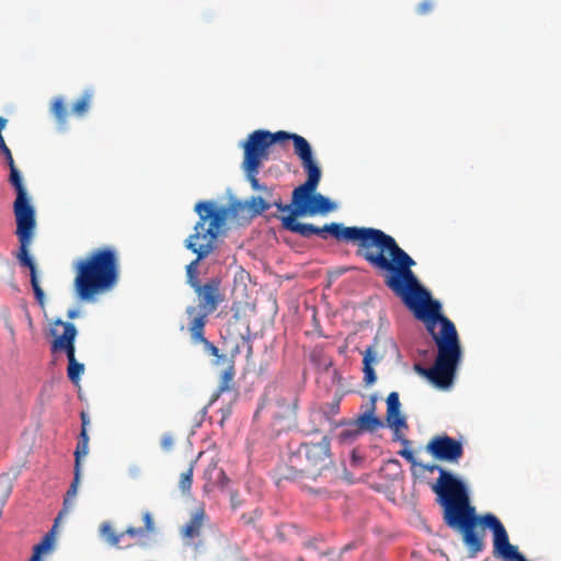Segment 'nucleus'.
Returning a JSON list of instances; mask_svg holds the SVG:
<instances>
[{
	"label": "nucleus",
	"mask_w": 561,
	"mask_h": 561,
	"mask_svg": "<svg viewBox=\"0 0 561 561\" xmlns=\"http://www.w3.org/2000/svg\"><path fill=\"white\" fill-rule=\"evenodd\" d=\"M142 520L145 524L144 527L129 526L125 531H123L124 537L129 536L130 538L136 539V542L133 545L146 546V539L154 531V522L150 512H144Z\"/></svg>",
	"instance_id": "nucleus-12"
},
{
	"label": "nucleus",
	"mask_w": 561,
	"mask_h": 561,
	"mask_svg": "<svg viewBox=\"0 0 561 561\" xmlns=\"http://www.w3.org/2000/svg\"><path fill=\"white\" fill-rule=\"evenodd\" d=\"M89 453V436L88 433L81 431L78 437L77 447L75 450V468L81 470V458Z\"/></svg>",
	"instance_id": "nucleus-19"
},
{
	"label": "nucleus",
	"mask_w": 561,
	"mask_h": 561,
	"mask_svg": "<svg viewBox=\"0 0 561 561\" xmlns=\"http://www.w3.org/2000/svg\"><path fill=\"white\" fill-rule=\"evenodd\" d=\"M50 111L57 123L64 126L67 122L68 111L61 98H56L53 101Z\"/></svg>",
	"instance_id": "nucleus-23"
},
{
	"label": "nucleus",
	"mask_w": 561,
	"mask_h": 561,
	"mask_svg": "<svg viewBox=\"0 0 561 561\" xmlns=\"http://www.w3.org/2000/svg\"><path fill=\"white\" fill-rule=\"evenodd\" d=\"M226 364H227V367L224 370V373L221 374L218 390L213 396V398L210 400V403H213L216 400H218V398L220 397V394L222 392L229 391L232 388V381H233V377H234V367L230 363V360L228 363H226Z\"/></svg>",
	"instance_id": "nucleus-17"
},
{
	"label": "nucleus",
	"mask_w": 561,
	"mask_h": 561,
	"mask_svg": "<svg viewBox=\"0 0 561 561\" xmlns=\"http://www.w3.org/2000/svg\"><path fill=\"white\" fill-rule=\"evenodd\" d=\"M433 10V2L431 0H425L421 2L417 8L416 12L421 15H425L430 13Z\"/></svg>",
	"instance_id": "nucleus-32"
},
{
	"label": "nucleus",
	"mask_w": 561,
	"mask_h": 561,
	"mask_svg": "<svg viewBox=\"0 0 561 561\" xmlns=\"http://www.w3.org/2000/svg\"><path fill=\"white\" fill-rule=\"evenodd\" d=\"M194 210L198 215V221L194 226V233L190 234L184 245L196 254L195 260L186 265V283L195 288L201 283L198 266L201 261L211 254L217 248V239L226 225L229 210L225 206H216L213 202H198Z\"/></svg>",
	"instance_id": "nucleus-4"
},
{
	"label": "nucleus",
	"mask_w": 561,
	"mask_h": 561,
	"mask_svg": "<svg viewBox=\"0 0 561 561\" xmlns=\"http://www.w3.org/2000/svg\"><path fill=\"white\" fill-rule=\"evenodd\" d=\"M230 413H231V409L229 407L226 409H221V415H222L221 421H220L221 424H224L225 420L230 415Z\"/></svg>",
	"instance_id": "nucleus-38"
},
{
	"label": "nucleus",
	"mask_w": 561,
	"mask_h": 561,
	"mask_svg": "<svg viewBox=\"0 0 561 561\" xmlns=\"http://www.w3.org/2000/svg\"><path fill=\"white\" fill-rule=\"evenodd\" d=\"M298 400L295 396L288 394L276 400L277 407L280 409L279 417L294 415L297 409Z\"/></svg>",
	"instance_id": "nucleus-20"
},
{
	"label": "nucleus",
	"mask_w": 561,
	"mask_h": 561,
	"mask_svg": "<svg viewBox=\"0 0 561 561\" xmlns=\"http://www.w3.org/2000/svg\"><path fill=\"white\" fill-rule=\"evenodd\" d=\"M84 371V365L75 360L68 363L67 375L71 382L78 383L80 381V377Z\"/></svg>",
	"instance_id": "nucleus-24"
},
{
	"label": "nucleus",
	"mask_w": 561,
	"mask_h": 561,
	"mask_svg": "<svg viewBox=\"0 0 561 561\" xmlns=\"http://www.w3.org/2000/svg\"><path fill=\"white\" fill-rule=\"evenodd\" d=\"M73 272L77 297L91 301L116 286L119 276L117 253L108 247L94 249L73 263Z\"/></svg>",
	"instance_id": "nucleus-3"
},
{
	"label": "nucleus",
	"mask_w": 561,
	"mask_h": 561,
	"mask_svg": "<svg viewBox=\"0 0 561 561\" xmlns=\"http://www.w3.org/2000/svg\"><path fill=\"white\" fill-rule=\"evenodd\" d=\"M5 123H7V119L2 118V123H1L2 129L5 127Z\"/></svg>",
	"instance_id": "nucleus-42"
},
{
	"label": "nucleus",
	"mask_w": 561,
	"mask_h": 561,
	"mask_svg": "<svg viewBox=\"0 0 561 561\" xmlns=\"http://www.w3.org/2000/svg\"><path fill=\"white\" fill-rule=\"evenodd\" d=\"M364 381L366 385H373L376 381V374L373 367H364Z\"/></svg>",
	"instance_id": "nucleus-31"
},
{
	"label": "nucleus",
	"mask_w": 561,
	"mask_h": 561,
	"mask_svg": "<svg viewBox=\"0 0 561 561\" xmlns=\"http://www.w3.org/2000/svg\"><path fill=\"white\" fill-rule=\"evenodd\" d=\"M425 450L436 460L458 463L463 456L461 442L447 434L433 436L426 444Z\"/></svg>",
	"instance_id": "nucleus-9"
},
{
	"label": "nucleus",
	"mask_w": 561,
	"mask_h": 561,
	"mask_svg": "<svg viewBox=\"0 0 561 561\" xmlns=\"http://www.w3.org/2000/svg\"><path fill=\"white\" fill-rule=\"evenodd\" d=\"M92 99L93 92L91 90H85L81 98L73 103L71 113L78 117L84 116L90 107Z\"/></svg>",
	"instance_id": "nucleus-21"
},
{
	"label": "nucleus",
	"mask_w": 561,
	"mask_h": 561,
	"mask_svg": "<svg viewBox=\"0 0 561 561\" xmlns=\"http://www.w3.org/2000/svg\"><path fill=\"white\" fill-rule=\"evenodd\" d=\"M2 156L5 158L9 168H12V165H15L14 160L12 158V153H11L10 149L7 147L3 139H2Z\"/></svg>",
	"instance_id": "nucleus-34"
},
{
	"label": "nucleus",
	"mask_w": 561,
	"mask_h": 561,
	"mask_svg": "<svg viewBox=\"0 0 561 561\" xmlns=\"http://www.w3.org/2000/svg\"><path fill=\"white\" fill-rule=\"evenodd\" d=\"M9 182L16 191V198L13 204L14 216L16 220V231L20 248L16 259L20 265L30 268L31 285L36 300L44 305V291L37 279L36 265L28 254V248L32 243L35 230V210L27 197V192L23 185L22 176L15 165L10 168Z\"/></svg>",
	"instance_id": "nucleus-6"
},
{
	"label": "nucleus",
	"mask_w": 561,
	"mask_h": 561,
	"mask_svg": "<svg viewBox=\"0 0 561 561\" xmlns=\"http://www.w3.org/2000/svg\"><path fill=\"white\" fill-rule=\"evenodd\" d=\"M100 533L110 546L116 548H129L131 545L121 546L124 533L116 534L110 523H103L100 526Z\"/></svg>",
	"instance_id": "nucleus-18"
},
{
	"label": "nucleus",
	"mask_w": 561,
	"mask_h": 561,
	"mask_svg": "<svg viewBox=\"0 0 561 561\" xmlns=\"http://www.w3.org/2000/svg\"><path fill=\"white\" fill-rule=\"evenodd\" d=\"M77 314H78V311H76V310L69 311L68 312V318L69 319H75L77 317Z\"/></svg>",
	"instance_id": "nucleus-39"
},
{
	"label": "nucleus",
	"mask_w": 561,
	"mask_h": 561,
	"mask_svg": "<svg viewBox=\"0 0 561 561\" xmlns=\"http://www.w3.org/2000/svg\"><path fill=\"white\" fill-rule=\"evenodd\" d=\"M207 520L208 516L204 506H198L192 512L190 520L180 528V535L186 545L198 548L199 545L195 540L202 536L203 527Z\"/></svg>",
	"instance_id": "nucleus-10"
},
{
	"label": "nucleus",
	"mask_w": 561,
	"mask_h": 561,
	"mask_svg": "<svg viewBox=\"0 0 561 561\" xmlns=\"http://www.w3.org/2000/svg\"><path fill=\"white\" fill-rule=\"evenodd\" d=\"M273 204L267 203L262 197H252L249 202V207L253 215H261L268 210Z\"/></svg>",
	"instance_id": "nucleus-25"
},
{
	"label": "nucleus",
	"mask_w": 561,
	"mask_h": 561,
	"mask_svg": "<svg viewBox=\"0 0 561 561\" xmlns=\"http://www.w3.org/2000/svg\"><path fill=\"white\" fill-rule=\"evenodd\" d=\"M80 474H81V470L78 469V468H75L73 481L71 482V484H70V486H69V489L67 491V494H66L65 500H64L62 508L58 513L57 517L55 518L54 528L58 527V524L61 520V518L65 515H67L68 512H69L71 500L77 495L78 485H79V482H80Z\"/></svg>",
	"instance_id": "nucleus-15"
},
{
	"label": "nucleus",
	"mask_w": 561,
	"mask_h": 561,
	"mask_svg": "<svg viewBox=\"0 0 561 561\" xmlns=\"http://www.w3.org/2000/svg\"><path fill=\"white\" fill-rule=\"evenodd\" d=\"M307 172V180L293 191L291 204L274 202L280 213L284 229L304 238L314 234L327 239L331 234L337 241L357 245L356 255L363 257L371 267L385 275V285L401 298L414 317L422 321L437 347L433 367L414 365V370L428 379L434 386L447 389L453 383L458 364L461 359V346L455 324L442 314V305L420 284L412 267L416 262L398 244L396 239L385 231L373 227H345L331 222L323 227L301 224L297 217L304 215L328 214L335 205L325 196L316 193L321 180V170L311 153L301 162Z\"/></svg>",
	"instance_id": "nucleus-1"
},
{
	"label": "nucleus",
	"mask_w": 561,
	"mask_h": 561,
	"mask_svg": "<svg viewBox=\"0 0 561 561\" xmlns=\"http://www.w3.org/2000/svg\"><path fill=\"white\" fill-rule=\"evenodd\" d=\"M398 454L401 457H403L407 461H409L411 465H413V466L417 465L413 451L410 450L409 448H403V449L399 450Z\"/></svg>",
	"instance_id": "nucleus-33"
},
{
	"label": "nucleus",
	"mask_w": 561,
	"mask_h": 561,
	"mask_svg": "<svg viewBox=\"0 0 561 561\" xmlns=\"http://www.w3.org/2000/svg\"><path fill=\"white\" fill-rule=\"evenodd\" d=\"M160 444L164 451H171L174 446V437L171 434L165 433L162 435Z\"/></svg>",
	"instance_id": "nucleus-30"
},
{
	"label": "nucleus",
	"mask_w": 561,
	"mask_h": 561,
	"mask_svg": "<svg viewBox=\"0 0 561 561\" xmlns=\"http://www.w3.org/2000/svg\"><path fill=\"white\" fill-rule=\"evenodd\" d=\"M352 458H353V461H357V457H356L355 451L352 453Z\"/></svg>",
	"instance_id": "nucleus-41"
},
{
	"label": "nucleus",
	"mask_w": 561,
	"mask_h": 561,
	"mask_svg": "<svg viewBox=\"0 0 561 561\" xmlns=\"http://www.w3.org/2000/svg\"><path fill=\"white\" fill-rule=\"evenodd\" d=\"M56 324L64 327V333L54 339L51 343L53 352L62 351L67 346L73 344L77 336V329L73 323L58 320L56 321Z\"/></svg>",
	"instance_id": "nucleus-13"
},
{
	"label": "nucleus",
	"mask_w": 561,
	"mask_h": 561,
	"mask_svg": "<svg viewBox=\"0 0 561 561\" xmlns=\"http://www.w3.org/2000/svg\"><path fill=\"white\" fill-rule=\"evenodd\" d=\"M375 407L373 405L370 410L360 414L355 424L360 431L365 432H374L379 427L383 426L382 421L374 414Z\"/></svg>",
	"instance_id": "nucleus-16"
},
{
	"label": "nucleus",
	"mask_w": 561,
	"mask_h": 561,
	"mask_svg": "<svg viewBox=\"0 0 561 561\" xmlns=\"http://www.w3.org/2000/svg\"><path fill=\"white\" fill-rule=\"evenodd\" d=\"M332 466L331 440L324 435L320 440L310 439L301 443L297 450L290 454L283 478L294 481L316 480Z\"/></svg>",
	"instance_id": "nucleus-7"
},
{
	"label": "nucleus",
	"mask_w": 561,
	"mask_h": 561,
	"mask_svg": "<svg viewBox=\"0 0 561 561\" xmlns=\"http://www.w3.org/2000/svg\"><path fill=\"white\" fill-rule=\"evenodd\" d=\"M193 289L199 304L198 306H187L185 314L187 323H194L195 328L201 329L203 323H207L208 317L225 301V294L221 291V279L219 277H211Z\"/></svg>",
	"instance_id": "nucleus-8"
},
{
	"label": "nucleus",
	"mask_w": 561,
	"mask_h": 561,
	"mask_svg": "<svg viewBox=\"0 0 561 561\" xmlns=\"http://www.w3.org/2000/svg\"><path fill=\"white\" fill-rule=\"evenodd\" d=\"M230 503H231V506L233 510H236L237 507H239L241 505V500L239 497V493L238 492H231L230 494Z\"/></svg>",
	"instance_id": "nucleus-37"
},
{
	"label": "nucleus",
	"mask_w": 561,
	"mask_h": 561,
	"mask_svg": "<svg viewBox=\"0 0 561 561\" xmlns=\"http://www.w3.org/2000/svg\"><path fill=\"white\" fill-rule=\"evenodd\" d=\"M387 422L389 427L394 430V439H399L405 447H408L410 445V440L399 434L401 428L408 427L405 417L401 415L400 409L394 412L387 410Z\"/></svg>",
	"instance_id": "nucleus-14"
},
{
	"label": "nucleus",
	"mask_w": 561,
	"mask_h": 561,
	"mask_svg": "<svg viewBox=\"0 0 561 561\" xmlns=\"http://www.w3.org/2000/svg\"><path fill=\"white\" fill-rule=\"evenodd\" d=\"M80 419H81V431H84L85 433H88V425L90 424V419H89L88 413L82 411L80 414Z\"/></svg>",
	"instance_id": "nucleus-36"
},
{
	"label": "nucleus",
	"mask_w": 561,
	"mask_h": 561,
	"mask_svg": "<svg viewBox=\"0 0 561 561\" xmlns=\"http://www.w3.org/2000/svg\"><path fill=\"white\" fill-rule=\"evenodd\" d=\"M341 396H336L332 402L322 405V411L328 420H331L340 412Z\"/></svg>",
	"instance_id": "nucleus-26"
},
{
	"label": "nucleus",
	"mask_w": 561,
	"mask_h": 561,
	"mask_svg": "<svg viewBox=\"0 0 561 561\" xmlns=\"http://www.w3.org/2000/svg\"><path fill=\"white\" fill-rule=\"evenodd\" d=\"M287 140L293 141L295 154L301 162L312 153V149L308 140L298 134L285 130L271 133L268 130L259 129L248 136L247 141L243 144L242 169L254 191H264L270 193L267 186L259 182L257 174L260 167L263 161L268 159V149L272 145H283Z\"/></svg>",
	"instance_id": "nucleus-5"
},
{
	"label": "nucleus",
	"mask_w": 561,
	"mask_h": 561,
	"mask_svg": "<svg viewBox=\"0 0 561 561\" xmlns=\"http://www.w3.org/2000/svg\"><path fill=\"white\" fill-rule=\"evenodd\" d=\"M424 471H439V478L432 486L443 507L444 523L461 535L470 557L484 549V528L493 533V552L507 561H528L517 547L510 542L507 531L501 520L492 513L478 515L470 504L466 485L438 465H421Z\"/></svg>",
	"instance_id": "nucleus-2"
},
{
	"label": "nucleus",
	"mask_w": 561,
	"mask_h": 561,
	"mask_svg": "<svg viewBox=\"0 0 561 561\" xmlns=\"http://www.w3.org/2000/svg\"><path fill=\"white\" fill-rule=\"evenodd\" d=\"M299 561H304V560L300 558Z\"/></svg>",
	"instance_id": "nucleus-43"
},
{
	"label": "nucleus",
	"mask_w": 561,
	"mask_h": 561,
	"mask_svg": "<svg viewBox=\"0 0 561 561\" xmlns=\"http://www.w3.org/2000/svg\"><path fill=\"white\" fill-rule=\"evenodd\" d=\"M66 355H67V358H68V363H71V362H75L77 360L76 359V356H75V353H76V348H75V343L67 346L66 348L62 350Z\"/></svg>",
	"instance_id": "nucleus-35"
},
{
	"label": "nucleus",
	"mask_w": 561,
	"mask_h": 561,
	"mask_svg": "<svg viewBox=\"0 0 561 561\" xmlns=\"http://www.w3.org/2000/svg\"><path fill=\"white\" fill-rule=\"evenodd\" d=\"M378 360H377V357H376V353H375V350L369 346L366 348L365 353H364V358H363V365L364 367H373V364H376Z\"/></svg>",
	"instance_id": "nucleus-28"
},
{
	"label": "nucleus",
	"mask_w": 561,
	"mask_h": 561,
	"mask_svg": "<svg viewBox=\"0 0 561 561\" xmlns=\"http://www.w3.org/2000/svg\"><path fill=\"white\" fill-rule=\"evenodd\" d=\"M8 329L10 330L11 334L14 335L13 328L10 324H7Z\"/></svg>",
	"instance_id": "nucleus-40"
},
{
	"label": "nucleus",
	"mask_w": 561,
	"mask_h": 561,
	"mask_svg": "<svg viewBox=\"0 0 561 561\" xmlns=\"http://www.w3.org/2000/svg\"><path fill=\"white\" fill-rule=\"evenodd\" d=\"M206 324L207 323H203L199 329L195 328L194 323H187L186 329L190 332L191 340L194 344H203L204 350L211 356L216 357L214 362L215 365H226V363L229 362L228 357L224 354H220L219 348L205 337Z\"/></svg>",
	"instance_id": "nucleus-11"
},
{
	"label": "nucleus",
	"mask_w": 561,
	"mask_h": 561,
	"mask_svg": "<svg viewBox=\"0 0 561 561\" xmlns=\"http://www.w3.org/2000/svg\"><path fill=\"white\" fill-rule=\"evenodd\" d=\"M193 481V467H190L186 471L181 473L180 477V489L186 492L191 489Z\"/></svg>",
	"instance_id": "nucleus-27"
},
{
	"label": "nucleus",
	"mask_w": 561,
	"mask_h": 561,
	"mask_svg": "<svg viewBox=\"0 0 561 561\" xmlns=\"http://www.w3.org/2000/svg\"><path fill=\"white\" fill-rule=\"evenodd\" d=\"M400 405L399 394L397 392L389 393L387 398V410L394 412L400 409Z\"/></svg>",
	"instance_id": "nucleus-29"
},
{
	"label": "nucleus",
	"mask_w": 561,
	"mask_h": 561,
	"mask_svg": "<svg viewBox=\"0 0 561 561\" xmlns=\"http://www.w3.org/2000/svg\"><path fill=\"white\" fill-rule=\"evenodd\" d=\"M55 530L56 528L53 527L51 530L45 535L43 540L34 547L33 554L28 561H41V556L47 552L53 545Z\"/></svg>",
	"instance_id": "nucleus-22"
}]
</instances>
